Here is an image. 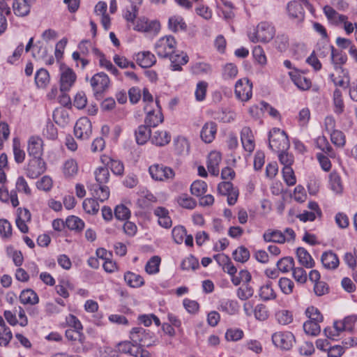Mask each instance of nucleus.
Masks as SVG:
<instances>
[{"mask_svg": "<svg viewBox=\"0 0 357 357\" xmlns=\"http://www.w3.org/2000/svg\"><path fill=\"white\" fill-rule=\"evenodd\" d=\"M275 35V27L268 21L259 22L252 32L248 33V38L252 43H269Z\"/></svg>", "mask_w": 357, "mask_h": 357, "instance_id": "1", "label": "nucleus"}, {"mask_svg": "<svg viewBox=\"0 0 357 357\" xmlns=\"http://www.w3.org/2000/svg\"><path fill=\"white\" fill-rule=\"evenodd\" d=\"M66 337L71 342L73 350L77 353H85L93 348V344L87 341L82 331L70 328L66 331Z\"/></svg>", "mask_w": 357, "mask_h": 357, "instance_id": "2", "label": "nucleus"}, {"mask_svg": "<svg viewBox=\"0 0 357 357\" xmlns=\"http://www.w3.org/2000/svg\"><path fill=\"white\" fill-rule=\"evenodd\" d=\"M130 338L137 347H149L155 344L156 340L153 333L142 327L133 328L130 333Z\"/></svg>", "mask_w": 357, "mask_h": 357, "instance_id": "3", "label": "nucleus"}, {"mask_svg": "<svg viewBox=\"0 0 357 357\" xmlns=\"http://www.w3.org/2000/svg\"><path fill=\"white\" fill-rule=\"evenodd\" d=\"M177 43L172 36H165L159 38L154 45V50L158 56L161 59H167L176 53Z\"/></svg>", "mask_w": 357, "mask_h": 357, "instance_id": "4", "label": "nucleus"}, {"mask_svg": "<svg viewBox=\"0 0 357 357\" xmlns=\"http://www.w3.org/2000/svg\"><path fill=\"white\" fill-rule=\"evenodd\" d=\"M269 148L275 152L287 151L290 143L288 136L284 130L280 128L272 129L268 135Z\"/></svg>", "mask_w": 357, "mask_h": 357, "instance_id": "5", "label": "nucleus"}, {"mask_svg": "<svg viewBox=\"0 0 357 357\" xmlns=\"http://www.w3.org/2000/svg\"><path fill=\"white\" fill-rule=\"evenodd\" d=\"M90 84L94 96L98 98L109 89L110 79L105 73H98L91 78Z\"/></svg>", "mask_w": 357, "mask_h": 357, "instance_id": "6", "label": "nucleus"}, {"mask_svg": "<svg viewBox=\"0 0 357 357\" xmlns=\"http://www.w3.org/2000/svg\"><path fill=\"white\" fill-rule=\"evenodd\" d=\"M77 79V75L73 69L65 64L60 66V91L62 93L70 91Z\"/></svg>", "mask_w": 357, "mask_h": 357, "instance_id": "7", "label": "nucleus"}, {"mask_svg": "<svg viewBox=\"0 0 357 357\" xmlns=\"http://www.w3.org/2000/svg\"><path fill=\"white\" fill-rule=\"evenodd\" d=\"M273 344L284 350L290 349L295 342L294 334L289 331H279L272 335Z\"/></svg>", "mask_w": 357, "mask_h": 357, "instance_id": "8", "label": "nucleus"}, {"mask_svg": "<svg viewBox=\"0 0 357 357\" xmlns=\"http://www.w3.org/2000/svg\"><path fill=\"white\" fill-rule=\"evenodd\" d=\"M149 172L153 179L160 181L173 179L175 176L174 172L172 168L159 164L150 166Z\"/></svg>", "mask_w": 357, "mask_h": 357, "instance_id": "9", "label": "nucleus"}, {"mask_svg": "<svg viewBox=\"0 0 357 357\" xmlns=\"http://www.w3.org/2000/svg\"><path fill=\"white\" fill-rule=\"evenodd\" d=\"M234 93L238 100H249L252 96V83L248 78L238 79L235 84Z\"/></svg>", "mask_w": 357, "mask_h": 357, "instance_id": "10", "label": "nucleus"}, {"mask_svg": "<svg viewBox=\"0 0 357 357\" xmlns=\"http://www.w3.org/2000/svg\"><path fill=\"white\" fill-rule=\"evenodd\" d=\"M144 110L146 112V116L145 118V124L149 127H156L161 123L164 117L162 113L161 107L159 105V101L155 100V108L153 109H149V105L144 107Z\"/></svg>", "mask_w": 357, "mask_h": 357, "instance_id": "11", "label": "nucleus"}, {"mask_svg": "<svg viewBox=\"0 0 357 357\" xmlns=\"http://www.w3.org/2000/svg\"><path fill=\"white\" fill-rule=\"evenodd\" d=\"M74 134L77 139H88L92 134V124L87 117L79 119L74 126Z\"/></svg>", "mask_w": 357, "mask_h": 357, "instance_id": "12", "label": "nucleus"}, {"mask_svg": "<svg viewBox=\"0 0 357 357\" xmlns=\"http://www.w3.org/2000/svg\"><path fill=\"white\" fill-rule=\"evenodd\" d=\"M117 347L119 353L130 354L135 357H152L149 351L144 348L137 347L129 341L119 342Z\"/></svg>", "mask_w": 357, "mask_h": 357, "instance_id": "13", "label": "nucleus"}, {"mask_svg": "<svg viewBox=\"0 0 357 357\" xmlns=\"http://www.w3.org/2000/svg\"><path fill=\"white\" fill-rule=\"evenodd\" d=\"M27 152L33 158H42L43 141L39 136H31L27 142Z\"/></svg>", "mask_w": 357, "mask_h": 357, "instance_id": "14", "label": "nucleus"}, {"mask_svg": "<svg viewBox=\"0 0 357 357\" xmlns=\"http://www.w3.org/2000/svg\"><path fill=\"white\" fill-rule=\"evenodd\" d=\"M45 169V162L42 158H32L28 163L26 174L31 178H36L44 173Z\"/></svg>", "mask_w": 357, "mask_h": 357, "instance_id": "15", "label": "nucleus"}, {"mask_svg": "<svg viewBox=\"0 0 357 357\" xmlns=\"http://www.w3.org/2000/svg\"><path fill=\"white\" fill-rule=\"evenodd\" d=\"M289 75L294 84L300 90L306 91L310 89L312 86L310 79L305 77L297 69L294 68L289 72Z\"/></svg>", "mask_w": 357, "mask_h": 357, "instance_id": "16", "label": "nucleus"}, {"mask_svg": "<svg viewBox=\"0 0 357 357\" xmlns=\"http://www.w3.org/2000/svg\"><path fill=\"white\" fill-rule=\"evenodd\" d=\"M218 126L215 122L208 121L205 123L200 132L202 140L206 144L211 143L215 138Z\"/></svg>", "mask_w": 357, "mask_h": 357, "instance_id": "17", "label": "nucleus"}, {"mask_svg": "<svg viewBox=\"0 0 357 357\" xmlns=\"http://www.w3.org/2000/svg\"><path fill=\"white\" fill-rule=\"evenodd\" d=\"M31 215L30 211L26 208H19L17 211L15 220L17 228L24 234L27 233L29 227L27 222L31 221Z\"/></svg>", "mask_w": 357, "mask_h": 357, "instance_id": "18", "label": "nucleus"}, {"mask_svg": "<svg viewBox=\"0 0 357 357\" xmlns=\"http://www.w3.org/2000/svg\"><path fill=\"white\" fill-rule=\"evenodd\" d=\"M53 119L57 125L64 128L67 126L72 120L70 112L65 107H58L53 112Z\"/></svg>", "mask_w": 357, "mask_h": 357, "instance_id": "19", "label": "nucleus"}, {"mask_svg": "<svg viewBox=\"0 0 357 357\" xmlns=\"http://www.w3.org/2000/svg\"><path fill=\"white\" fill-rule=\"evenodd\" d=\"M168 59L171 61V69L174 71H181L182 66L188 62V55L183 52L176 50V53L172 54Z\"/></svg>", "mask_w": 357, "mask_h": 357, "instance_id": "20", "label": "nucleus"}, {"mask_svg": "<svg viewBox=\"0 0 357 357\" xmlns=\"http://www.w3.org/2000/svg\"><path fill=\"white\" fill-rule=\"evenodd\" d=\"M222 160L221 154L218 151H211L208 157L207 168L209 173L213 176L219 174V165Z\"/></svg>", "mask_w": 357, "mask_h": 357, "instance_id": "21", "label": "nucleus"}, {"mask_svg": "<svg viewBox=\"0 0 357 357\" xmlns=\"http://www.w3.org/2000/svg\"><path fill=\"white\" fill-rule=\"evenodd\" d=\"M135 60L142 68H150L156 62L155 55L149 51H143L135 54Z\"/></svg>", "mask_w": 357, "mask_h": 357, "instance_id": "22", "label": "nucleus"}, {"mask_svg": "<svg viewBox=\"0 0 357 357\" xmlns=\"http://www.w3.org/2000/svg\"><path fill=\"white\" fill-rule=\"evenodd\" d=\"M241 139L243 149L252 153L255 149L254 137L251 129L249 127H244L241 130Z\"/></svg>", "mask_w": 357, "mask_h": 357, "instance_id": "23", "label": "nucleus"}, {"mask_svg": "<svg viewBox=\"0 0 357 357\" xmlns=\"http://www.w3.org/2000/svg\"><path fill=\"white\" fill-rule=\"evenodd\" d=\"M356 321V314L349 315L343 320L335 321L334 328L337 332H342L344 331H352Z\"/></svg>", "mask_w": 357, "mask_h": 357, "instance_id": "24", "label": "nucleus"}, {"mask_svg": "<svg viewBox=\"0 0 357 357\" xmlns=\"http://www.w3.org/2000/svg\"><path fill=\"white\" fill-rule=\"evenodd\" d=\"M330 189L336 195H341L344 190L342 178L336 171H333L328 176Z\"/></svg>", "mask_w": 357, "mask_h": 357, "instance_id": "25", "label": "nucleus"}, {"mask_svg": "<svg viewBox=\"0 0 357 357\" xmlns=\"http://www.w3.org/2000/svg\"><path fill=\"white\" fill-rule=\"evenodd\" d=\"M324 13L328 22L335 26L342 24V22L348 19L347 16L338 13L331 6H325L323 8Z\"/></svg>", "mask_w": 357, "mask_h": 357, "instance_id": "26", "label": "nucleus"}, {"mask_svg": "<svg viewBox=\"0 0 357 357\" xmlns=\"http://www.w3.org/2000/svg\"><path fill=\"white\" fill-rule=\"evenodd\" d=\"M324 267L328 270H334L339 266L340 261L335 253L332 251L324 252L321 257Z\"/></svg>", "mask_w": 357, "mask_h": 357, "instance_id": "27", "label": "nucleus"}, {"mask_svg": "<svg viewBox=\"0 0 357 357\" xmlns=\"http://www.w3.org/2000/svg\"><path fill=\"white\" fill-rule=\"evenodd\" d=\"M88 188L95 199L102 202L107 200L109 197V188L105 185L93 184L88 186Z\"/></svg>", "mask_w": 357, "mask_h": 357, "instance_id": "28", "label": "nucleus"}, {"mask_svg": "<svg viewBox=\"0 0 357 357\" xmlns=\"http://www.w3.org/2000/svg\"><path fill=\"white\" fill-rule=\"evenodd\" d=\"M154 215L158 217V224L164 228H170L172 225V221L169 215V211L167 208L159 206L154 210Z\"/></svg>", "mask_w": 357, "mask_h": 357, "instance_id": "29", "label": "nucleus"}, {"mask_svg": "<svg viewBox=\"0 0 357 357\" xmlns=\"http://www.w3.org/2000/svg\"><path fill=\"white\" fill-rule=\"evenodd\" d=\"M170 141L171 135L167 130H156L151 137V143L158 146H164L168 144Z\"/></svg>", "mask_w": 357, "mask_h": 357, "instance_id": "30", "label": "nucleus"}, {"mask_svg": "<svg viewBox=\"0 0 357 357\" xmlns=\"http://www.w3.org/2000/svg\"><path fill=\"white\" fill-rule=\"evenodd\" d=\"M259 296L264 301L275 300L277 298V293L273 287V283L267 281L259 290Z\"/></svg>", "mask_w": 357, "mask_h": 357, "instance_id": "31", "label": "nucleus"}, {"mask_svg": "<svg viewBox=\"0 0 357 357\" xmlns=\"http://www.w3.org/2000/svg\"><path fill=\"white\" fill-rule=\"evenodd\" d=\"M102 162L110 168L111 171L116 175H122L124 171V166L122 162L119 160L111 158L104 155L101 158Z\"/></svg>", "mask_w": 357, "mask_h": 357, "instance_id": "32", "label": "nucleus"}, {"mask_svg": "<svg viewBox=\"0 0 357 357\" xmlns=\"http://www.w3.org/2000/svg\"><path fill=\"white\" fill-rule=\"evenodd\" d=\"M298 262L307 268L314 266L315 262L310 253L303 248H298L296 250Z\"/></svg>", "mask_w": 357, "mask_h": 357, "instance_id": "33", "label": "nucleus"}, {"mask_svg": "<svg viewBox=\"0 0 357 357\" xmlns=\"http://www.w3.org/2000/svg\"><path fill=\"white\" fill-rule=\"evenodd\" d=\"M0 201L3 203H8L10 201L13 207H17L20 202L15 190H12L10 193L5 186L0 188Z\"/></svg>", "mask_w": 357, "mask_h": 357, "instance_id": "34", "label": "nucleus"}, {"mask_svg": "<svg viewBox=\"0 0 357 357\" xmlns=\"http://www.w3.org/2000/svg\"><path fill=\"white\" fill-rule=\"evenodd\" d=\"M168 28L172 32L176 33L181 31H185L187 25L181 16L174 15L169 18Z\"/></svg>", "mask_w": 357, "mask_h": 357, "instance_id": "35", "label": "nucleus"}, {"mask_svg": "<svg viewBox=\"0 0 357 357\" xmlns=\"http://www.w3.org/2000/svg\"><path fill=\"white\" fill-rule=\"evenodd\" d=\"M31 6L26 0H15L13 10L17 16L24 17L30 12Z\"/></svg>", "mask_w": 357, "mask_h": 357, "instance_id": "36", "label": "nucleus"}, {"mask_svg": "<svg viewBox=\"0 0 357 357\" xmlns=\"http://www.w3.org/2000/svg\"><path fill=\"white\" fill-rule=\"evenodd\" d=\"M220 311L224 312L228 314H236L239 310L238 302L234 300H223L220 301L218 307Z\"/></svg>", "mask_w": 357, "mask_h": 357, "instance_id": "37", "label": "nucleus"}, {"mask_svg": "<svg viewBox=\"0 0 357 357\" xmlns=\"http://www.w3.org/2000/svg\"><path fill=\"white\" fill-rule=\"evenodd\" d=\"M20 301L24 305H36L39 302L37 294L31 289L23 290L20 295Z\"/></svg>", "mask_w": 357, "mask_h": 357, "instance_id": "38", "label": "nucleus"}, {"mask_svg": "<svg viewBox=\"0 0 357 357\" xmlns=\"http://www.w3.org/2000/svg\"><path fill=\"white\" fill-rule=\"evenodd\" d=\"M136 142L138 144H144L148 139L151 140V135L149 126L142 125L135 131Z\"/></svg>", "mask_w": 357, "mask_h": 357, "instance_id": "39", "label": "nucleus"}, {"mask_svg": "<svg viewBox=\"0 0 357 357\" xmlns=\"http://www.w3.org/2000/svg\"><path fill=\"white\" fill-rule=\"evenodd\" d=\"M333 111L337 115L342 114L344 111V103L341 91L336 89L333 96Z\"/></svg>", "mask_w": 357, "mask_h": 357, "instance_id": "40", "label": "nucleus"}, {"mask_svg": "<svg viewBox=\"0 0 357 357\" xmlns=\"http://www.w3.org/2000/svg\"><path fill=\"white\" fill-rule=\"evenodd\" d=\"M329 50L331 52V58L335 68L337 69L340 66L346 63L347 56L345 53L335 50L333 45L329 46Z\"/></svg>", "mask_w": 357, "mask_h": 357, "instance_id": "41", "label": "nucleus"}, {"mask_svg": "<svg viewBox=\"0 0 357 357\" xmlns=\"http://www.w3.org/2000/svg\"><path fill=\"white\" fill-rule=\"evenodd\" d=\"M263 238L266 242L278 243H284L285 242L283 233L280 230L268 229L264 232Z\"/></svg>", "mask_w": 357, "mask_h": 357, "instance_id": "42", "label": "nucleus"}, {"mask_svg": "<svg viewBox=\"0 0 357 357\" xmlns=\"http://www.w3.org/2000/svg\"><path fill=\"white\" fill-rule=\"evenodd\" d=\"M126 282L131 287L138 288L144 284V278L139 274L132 272H127L124 275Z\"/></svg>", "mask_w": 357, "mask_h": 357, "instance_id": "43", "label": "nucleus"}, {"mask_svg": "<svg viewBox=\"0 0 357 357\" xmlns=\"http://www.w3.org/2000/svg\"><path fill=\"white\" fill-rule=\"evenodd\" d=\"M287 10L292 18L302 19L304 16V10L301 4L296 1H291L287 5Z\"/></svg>", "mask_w": 357, "mask_h": 357, "instance_id": "44", "label": "nucleus"}, {"mask_svg": "<svg viewBox=\"0 0 357 357\" xmlns=\"http://www.w3.org/2000/svg\"><path fill=\"white\" fill-rule=\"evenodd\" d=\"M63 172L66 177L71 178L77 175L78 172V165L73 159L67 160L63 166Z\"/></svg>", "mask_w": 357, "mask_h": 357, "instance_id": "45", "label": "nucleus"}, {"mask_svg": "<svg viewBox=\"0 0 357 357\" xmlns=\"http://www.w3.org/2000/svg\"><path fill=\"white\" fill-rule=\"evenodd\" d=\"M175 150L178 154H185L188 153L190 144L188 139L183 136H178L174 140Z\"/></svg>", "mask_w": 357, "mask_h": 357, "instance_id": "46", "label": "nucleus"}, {"mask_svg": "<svg viewBox=\"0 0 357 357\" xmlns=\"http://www.w3.org/2000/svg\"><path fill=\"white\" fill-rule=\"evenodd\" d=\"M35 82L38 88H45L50 82V75L47 70L40 68L35 75Z\"/></svg>", "mask_w": 357, "mask_h": 357, "instance_id": "47", "label": "nucleus"}, {"mask_svg": "<svg viewBox=\"0 0 357 357\" xmlns=\"http://www.w3.org/2000/svg\"><path fill=\"white\" fill-rule=\"evenodd\" d=\"M161 259L159 256H153L150 258L145 266V271L149 274H156L160 271Z\"/></svg>", "mask_w": 357, "mask_h": 357, "instance_id": "48", "label": "nucleus"}, {"mask_svg": "<svg viewBox=\"0 0 357 357\" xmlns=\"http://www.w3.org/2000/svg\"><path fill=\"white\" fill-rule=\"evenodd\" d=\"M66 225L70 230L80 231L84 227V222L79 218L75 215H72L69 216L66 219Z\"/></svg>", "mask_w": 357, "mask_h": 357, "instance_id": "49", "label": "nucleus"}, {"mask_svg": "<svg viewBox=\"0 0 357 357\" xmlns=\"http://www.w3.org/2000/svg\"><path fill=\"white\" fill-rule=\"evenodd\" d=\"M97 185H105L109 181V172L107 167H98L94 172Z\"/></svg>", "mask_w": 357, "mask_h": 357, "instance_id": "50", "label": "nucleus"}, {"mask_svg": "<svg viewBox=\"0 0 357 357\" xmlns=\"http://www.w3.org/2000/svg\"><path fill=\"white\" fill-rule=\"evenodd\" d=\"M277 267L280 271L283 273L292 271L294 267V260L291 257H285L280 259L277 262Z\"/></svg>", "mask_w": 357, "mask_h": 357, "instance_id": "51", "label": "nucleus"}, {"mask_svg": "<svg viewBox=\"0 0 357 357\" xmlns=\"http://www.w3.org/2000/svg\"><path fill=\"white\" fill-rule=\"evenodd\" d=\"M238 75L237 66L231 63L225 64L222 68V77L225 80L234 79Z\"/></svg>", "mask_w": 357, "mask_h": 357, "instance_id": "52", "label": "nucleus"}, {"mask_svg": "<svg viewBox=\"0 0 357 357\" xmlns=\"http://www.w3.org/2000/svg\"><path fill=\"white\" fill-rule=\"evenodd\" d=\"M250 251L245 246L237 248L232 253L235 261L241 263L246 262L250 258Z\"/></svg>", "mask_w": 357, "mask_h": 357, "instance_id": "53", "label": "nucleus"}, {"mask_svg": "<svg viewBox=\"0 0 357 357\" xmlns=\"http://www.w3.org/2000/svg\"><path fill=\"white\" fill-rule=\"evenodd\" d=\"M235 113L229 109H220L215 113V119L223 122L230 123L235 119Z\"/></svg>", "mask_w": 357, "mask_h": 357, "instance_id": "54", "label": "nucleus"}, {"mask_svg": "<svg viewBox=\"0 0 357 357\" xmlns=\"http://www.w3.org/2000/svg\"><path fill=\"white\" fill-rule=\"evenodd\" d=\"M254 294V289L249 284H243L236 291L237 297L241 301H247Z\"/></svg>", "mask_w": 357, "mask_h": 357, "instance_id": "55", "label": "nucleus"}, {"mask_svg": "<svg viewBox=\"0 0 357 357\" xmlns=\"http://www.w3.org/2000/svg\"><path fill=\"white\" fill-rule=\"evenodd\" d=\"M319 324L320 323L307 320L303 324V330L305 333L308 335L317 336L320 333L321 331Z\"/></svg>", "mask_w": 357, "mask_h": 357, "instance_id": "56", "label": "nucleus"}, {"mask_svg": "<svg viewBox=\"0 0 357 357\" xmlns=\"http://www.w3.org/2000/svg\"><path fill=\"white\" fill-rule=\"evenodd\" d=\"M82 207L86 213L91 215H95L99 211V204L96 199L87 198L84 199Z\"/></svg>", "mask_w": 357, "mask_h": 357, "instance_id": "57", "label": "nucleus"}, {"mask_svg": "<svg viewBox=\"0 0 357 357\" xmlns=\"http://www.w3.org/2000/svg\"><path fill=\"white\" fill-rule=\"evenodd\" d=\"M178 204L187 209H193L196 206V201L187 194H182L176 198Z\"/></svg>", "mask_w": 357, "mask_h": 357, "instance_id": "58", "label": "nucleus"}, {"mask_svg": "<svg viewBox=\"0 0 357 357\" xmlns=\"http://www.w3.org/2000/svg\"><path fill=\"white\" fill-rule=\"evenodd\" d=\"M253 315L257 320L264 321L268 319L269 312L264 304L259 303L255 306Z\"/></svg>", "mask_w": 357, "mask_h": 357, "instance_id": "59", "label": "nucleus"}, {"mask_svg": "<svg viewBox=\"0 0 357 357\" xmlns=\"http://www.w3.org/2000/svg\"><path fill=\"white\" fill-rule=\"evenodd\" d=\"M190 191L193 195L200 197L206 192L207 184L201 180L195 181L190 186Z\"/></svg>", "mask_w": 357, "mask_h": 357, "instance_id": "60", "label": "nucleus"}, {"mask_svg": "<svg viewBox=\"0 0 357 357\" xmlns=\"http://www.w3.org/2000/svg\"><path fill=\"white\" fill-rule=\"evenodd\" d=\"M278 286L284 294L290 295L293 292L294 283L289 278L284 277L279 279Z\"/></svg>", "mask_w": 357, "mask_h": 357, "instance_id": "61", "label": "nucleus"}, {"mask_svg": "<svg viewBox=\"0 0 357 357\" xmlns=\"http://www.w3.org/2000/svg\"><path fill=\"white\" fill-rule=\"evenodd\" d=\"M275 317L278 322L281 325H288L293 321V314L291 312L287 310H282L275 313Z\"/></svg>", "mask_w": 357, "mask_h": 357, "instance_id": "62", "label": "nucleus"}, {"mask_svg": "<svg viewBox=\"0 0 357 357\" xmlns=\"http://www.w3.org/2000/svg\"><path fill=\"white\" fill-rule=\"evenodd\" d=\"M331 142L339 148L344 146L346 143V137L344 134L339 130H335L330 133Z\"/></svg>", "mask_w": 357, "mask_h": 357, "instance_id": "63", "label": "nucleus"}, {"mask_svg": "<svg viewBox=\"0 0 357 357\" xmlns=\"http://www.w3.org/2000/svg\"><path fill=\"white\" fill-rule=\"evenodd\" d=\"M305 315L309 319L308 320L313 321L318 323H321L324 320V317L321 312L314 306H310L305 310Z\"/></svg>", "mask_w": 357, "mask_h": 357, "instance_id": "64", "label": "nucleus"}]
</instances>
